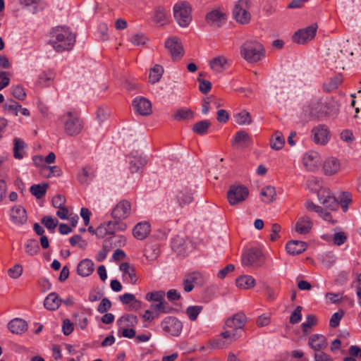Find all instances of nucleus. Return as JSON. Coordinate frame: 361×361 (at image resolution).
<instances>
[{"instance_id": "nucleus-1", "label": "nucleus", "mask_w": 361, "mask_h": 361, "mask_svg": "<svg viewBox=\"0 0 361 361\" xmlns=\"http://www.w3.org/2000/svg\"><path fill=\"white\" fill-rule=\"evenodd\" d=\"M75 42V35L72 33L69 27L58 26L50 33L49 44L57 52L72 49Z\"/></svg>"}, {"instance_id": "nucleus-2", "label": "nucleus", "mask_w": 361, "mask_h": 361, "mask_svg": "<svg viewBox=\"0 0 361 361\" xmlns=\"http://www.w3.org/2000/svg\"><path fill=\"white\" fill-rule=\"evenodd\" d=\"M338 104L335 101L314 102L307 106V111L312 118L322 119L326 116L337 114Z\"/></svg>"}, {"instance_id": "nucleus-3", "label": "nucleus", "mask_w": 361, "mask_h": 361, "mask_svg": "<svg viewBox=\"0 0 361 361\" xmlns=\"http://www.w3.org/2000/svg\"><path fill=\"white\" fill-rule=\"evenodd\" d=\"M240 56L247 62L257 63L264 56L263 46L257 41H246L240 47Z\"/></svg>"}, {"instance_id": "nucleus-4", "label": "nucleus", "mask_w": 361, "mask_h": 361, "mask_svg": "<svg viewBox=\"0 0 361 361\" xmlns=\"http://www.w3.org/2000/svg\"><path fill=\"white\" fill-rule=\"evenodd\" d=\"M63 124L66 133L75 136L80 133L83 128L82 120L72 111H68L63 116Z\"/></svg>"}, {"instance_id": "nucleus-5", "label": "nucleus", "mask_w": 361, "mask_h": 361, "mask_svg": "<svg viewBox=\"0 0 361 361\" xmlns=\"http://www.w3.org/2000/svg\"><path fill=\"white\" fill-rule=\"evenodd\" d=\"M249 195L247 187L241 184H233L230 186L227 192V198L231 205H236L244 202Z\"/></svg>"}, {"instance_id": "nucleus-6", "label": "nucleus", "mask_w": 361, "mask_h": 361, "mask_svg": "<svg viewBox=\"0 0 361 361\" xmlns=\"http://www.w3.org/2000/svg\"><path fill=\"white\" fill-rule=\"evenodd\" d=\"M250 7L248 0H238L235 4L233 14L235 20L240 24H247L251 18L250 13L248 12Z\"/></svg>"}, {"instance_id": "nucleus-7", "label": "nucleus", "mask_w": 361, "mask_h": 361, "mask_svg": "<svg viewBox=\"0 0 361 361\" xmlns=\"http://www.w3.org/2000/svg\"><path fill=\"white\" fill-rule=\"evenodd\" d=\"M241 261L244 266L259 267L263 261L262 252L256 247L249 249L243 254Z\"/></svg>"}, {"instance_id": "nucleus-8", "label": "nucleus", "mask_w": 361, "mask_h": 361, "mask_svg": "<svg viewBox=\"0 0 361 361\" xmlns=\"http://www.w3.org/2000/svg\"><path fill=\"white\" fill-rule=\"evenodd\" d=\"M221 338H217L213 341V347L223 348L225 346L233 343L239 338L238 332L231 329H226L224 326V331L221 334Z\"/></svg>"}, {"instance_id": "nucleus-9", "label": "nucleus", "mask_w": 361, "mask_h": 361, "mask_svg": "<svg viewBox=\"0 0 361 361\" xmlns=\"http://www.w3.org/2000/svg\"><path fill=\"white\" fill-rule=\"evenodd\" d=\"M317 30V25L312 24L304 29H300L295 32L293 35V40L297 44H305L315 37Z\"/></svg>"}, {"instance_id": "nucleus-10", "label": "nucleus", "mask_w": 361, "mask_h": 361, "mask_svg": "<svg viewBox=\"0 0 361 361\" xmlns=\"http://www.w3.org/2000/svg\"><path fill=\"white\" fill-rule=\"evenodd\" d=\"M312 136L313 141L320 145H325L328 143L331 137V133L329 128L325 125H318L312 130Z\"/></svg>"}, {"instance_id": "nucleus-11", "label": "nucleus", "mask_w": 361, "mask_h": 361, "mask_svg": "<svg viewBox=\"0 0 361 361\" xmlns=\"http://www.w3.org/2000/svg\"><path fill=\"white\" fill-rule=\"evenodd\" d=\"M319 202L331 210H336L338 207V202L328 188H322L318 190Z\"/></svg>"}, {"instance_id": "nucleus-12", "label": "nucleus", "mask_w": 361, "mask_h": 361, "mask_svg": "<svg viewBox=\"0 0 361 361\" xmlns=\"http://www.w3.org/2000/svg\"><path fill=\"white\" fill-rule=\"evenodd\" d=\"M131 204L126 200L120 201L112 209L111 216L114 219L123 220L130 214Z\"/></svg>"}, {"instance_id": "nucleus-13", "label": "nucleus", "mask_w": 361, "mask_h": 361, "mask_svg": "<svg viewBox=\"0 0 361 361\" xmlns=\"http://www.w3.org/2000/svg\"><path fill=\"white\" fill-rule=\"evenodd\" d=\"M134 110L141 116H148L152 114L151 102L143 97H135L133 101Z\"/></svg>"}, {"instance_id": "nucleus-14", "label": "nucleus", "mask_w": 361, "mask_h": 361, "mask_svg": "<svg viewBox=\"0 0 361 361\" xmlns=\"http://www.w3.org/2000/svg\"><path fill=\"white\" fill-rule=\"evenodd\" d=\"M321 159L317 152L310 151L302 158V164L305 168L310 171H315L319 169Z\"/></svg>"}, {"instance_id": "nucleus-15", "label": "nucleus", "mask_w": 361, "mask_h": 361, "mask_svg": "<svg viewBox=\"0 0 361 361\" xmlns=\"http://www.w3.org/2000/svg\"><path fill=\"white\" fill-rule=\"evenodd\" d=\"M247 322L246 315L240 312L233 314L228 318L225 322L226 329H231L238 332V329H241Z\"/></svg>"}, {"instance_id": "nucleus-16", "label": "nucleus", "mask_w": 361, "mask_h": 361, "mask_svg": "<svg viewBox=\"0 0 361 361\" xmlns=\"http://www.w3.org/2000/svg\"><path fill=\"white\" fill-rule=\"evenodd\" d=\"M129 159V169L131 173H141L147 163L146 158L137 152L132 153Z\"/></svg>"}, {"instance_id": "nucleus-17", "label": "nucleus", "mask_w": 361, "mask_h": 361, "mask_svg": "<svg viewBox=\"0 0 361 361\" xmlns=\"http://www.w3.org/2000/svg\"><path fill=\"white\" fill-rule=\"evenodd\" d=\"M165 48L168 50L173 61H178L180 55V42L177 37H169L165 43Z\"/></svg>"}, {"instance_id": "nucleus-18", "label": "nucleus", "mask_w": 361, "mask_h": 361, "mask_svg": "<svg viewBox=\"0 0 361 361\" xmlns=\"http://www.w3.org/2000/svg\"><path fill=\"white\" fill-rule=\"evenodd\" d=\"M205 20L207 24L219 27L226 22V16L225 13L214 9L207 13Z\"/></svg>"}, {"instance_id": "nucleus-19", "label": "nucleus", "mask_w": 361, "mask_h": 361, "mask_svg": "<svg viewBox=\"0 0 361 361\" xmlns=\"http://www.w3.org/2000/svg\"><path fill=\"white\" fill-rule=\"evenodd\" d=\"M308 345L316 353L325 350L328 346V342L324 336L322 334H312L309 338Z\"/></svg>"}, {"instance_id": "nucleus-20", "label": "nucleus", "mask_w": 361, "mask_h": 361, "mask_svg": "<svg viewBox=\"0 0 361 361\" xmlns=\"http://www.w3.org/2000/svg\"><path fill=\"white\" fill-rule=\"evenodd\" d=\"M202 276L200 272H192L186 274L183 280V289L185 292L189 293L192 290L195 285L202 281Z\"/></svg>"}, {"instance_id": "nucleus-21", "label": "nucleus", "mask_w": 361, "mask_h": 361, "mask_svg": "<svg viewBox=\"0 0 361 361\" xmlns=\"http://www.w3.org/2000/svg\"><path fill=\"white\" fill-rule=\"evenodd\" d=\"M313 222L310 217L307 216H303L300 217L295 226V230L300 234H307L312 229Z\"/></svg>"}, {"instance_id": "nucleus-22", "label": "nucleus", "mask_w": 361, "mask_h": 361, "mask_svg": "<svg viewBox=\"0 0 361 361\" xmlns=\"http://www.w3.org/2000/svg\"><path fill=\"white\" fill-rule=\"evenodd\" d=\"M11 217L18 225L25 224L27 219L26 210L20 205H16L11 209Z\"/></svg>"}, {"instance_id": "nucleus-23", "label": "nucleus", "mask_w": 361, "mask_h": 361, "mask_svg": "<svg viewBox=\"0 0 361 361\" xmlns=\"http://www.w3.org/2000/svg\"><path fill=\"white\" fill-rule=\"evenodd\" d=\"M341 169L339 160L335 157L326 159L323 164V170L326 175L331 176L336 173Z\"/></svg>"}, {"instance_id": "nucleus-24", "label": "nucleus", "mask_w": 361, "mask_h": 361, "mask_svg": "<svg viewBox=\"0 0 361 361\" xmlns=\"http://www.w3.org/2000/svg\"><path fill=\"white\" fill-rule=\"evenodd\" d=\"M8 329L16 334H21L27 329V324L25 320L20 318H15L8 324Z\"/></svg>"}, {"instance_id": "nucleus-25", "label": "nucleus", "mask_w": 361, "mask_h": 361, "mask_svg": "<svg viewBox=\"0 0 361 361\" xmlns=\"http://www.w3.org/2000/svg\"><path fill=\"white\" fill-rule=\"evenodd\" d=\"M61 302L62 300L59 298V295L55 292H52L44 299V306L48 310L54 311L60 307Z\"/></svg>"}, {"instance_id": "nucleus-26", "label": "nucleus", "mask_w": 361, "mask_h": 361, "mask_svg": "<svg viewBox=\"0 0 361 361\" xmlns=\"http://www.w3.org/2000/svg\"><path fill=\"white\" fill-rule=\"evenodd\" d=\"M94 271V263L91 259H84L78 264L77 272L82 276H90Z\"/></svg>"}, {"instance_id": "nucleus-27", "label": "nucleus", "mask_w": 361, "mask_h": 361, "mask_svg": "<svg viewBox=\"0 0 361 361\" xmlns=\"http://www.w3.org/2000/svg\"><path fill=\"white\" fill-rule=\"evenodd\" d=\"M150 232V225L147 222L138 223L133 230V236L137 240H144Z\"/></svg>"}, {"instance_id": "nucleus-28", "label": "nucleus", "mask_w": 361, "mask_h": 361, "mask_svg": "<svg viewBox=\"0 0 361 361\" xmlns=\"http://www.w3.org/2000/svg\"><path fill=\"white\" fill-rule=\"evenodd\" d=\"M306 243L300 240L289 241L286 246L287 252L292 255H299L307 249Z\"/></svg>"}, {"instance_id": "nucleus-29", "label": "nucleus", "mask_w": 361, "mask_h": 361, "mask_svg": "<svg viewBox=\"0 0 361 361\" xmlns=\"http://www.w3.org/2000/svg\"><path fill=\"white\" fill-rule=\"evenodd\" d=\"M192 8L187 1H182V27H188L192 21Z\"/></svg>"}, {"instance_id": "nucleus-30", "label": "nucleus", "mask_w": 361, "mask_h": 361, "mask_svg": "<svg viewBox=\"0 0 361 361\" xmlns=\"http://www.w3.org/2000/svg\"><path fill=\"white\" fill-rule=\"evenodd\" d=\"M228 63V59L224 56L214 57L209 61V66L214 72L220 73L223 71Z\"/></svg>"}, {"instance_id": "nucleus-31", "label": "nucleus", "mask_w": 361, "mask_h": 361, "mask_svg": "<svg viewBox=\"0 0 361 361\" xmlns=\"http://www.w3.org/2000/svg\"><path fill=\"white\" fill-rule=\"evenodd\" d=\"M138 323L137 316L132 314H126L117 321L119 326L135 327Z\"/></svg>"}, {"instance_id": "nucleus-32", "label": "nucleus", "mask_w": 361, "mask_h": 361, "mask_svg": "<svg viewBox=\"0 0 361 361\" xmlns=\"http://www.w3.org/2000/svg\"><path fill=\"white\" fill-rule=\"evenodd\" d=\"M152 20L157 24H166L168 21L166 9L162 6L156 7L154 14L152 16Z\"/></svg>"}, {"instance_id": "nucleus-33", "label": "nucleus", "mask_w": 361, "mask_h": 361, "mask_svg": "<svg viewBox=\"0 0 361 361\" xmlns=\"http://www.w3.org/2000/svg\"><path fill=\"white\" fill-rule=\"evenodd\" d=\"M285 144V138L282 133L276 131L270 139V146L274 150L281 149Z\"/></svg>"}, {"instance_id": "nucleus-34", "label": "nucleus", "mask_w": 361, "mask_h": 361, "mask_svg": "<svg viewBox=\"0 0 361 361\" xmlns=\"http://www.w3.org/2000/svg\"><path fill=\"white\" fill-rule=\"evenodd\" d=\"M235 283L238 287L243 289H249L250 288H252L255 285V279L248 275H244L239 276L236 281Z\"/></svg>"}, {"instance_id": "nucleus-35", "label": "nucleus", "mask_w": 361, "mask_h": 361, "mask_svg": "<svg viewBox=\"0 0 361 361\" xmlns=\"http://www.w3.org/2000/svg\"><path fill=\"white\" fill-rule=\"evenodd\" d=\"M94 171L92 168L86 166L78 174V180L82 185L87 184L94 177Z\"/></svg>"}, {"instance_id": "nucleus-36", "label": "nucleus", "mask_w": 361, "mask_h": 361, "mask_svg": "<svg viewBox=\"0 0 361 361\" xmlns=\"http://www.w3.org/2000/svg\"><path fill=\"white\" fill-rule=\"evenodd\" d=\"M260 195L264 202H271L276 195L275 188L271 185L266 186L262 190Z\"/></svg>"}, {"instance_id": "nucleus-37", "label": "nucleus", "mask_w": 361, "mask_h": 361, "mask_svg": "<svg viewBox=\"0 0 361 361\" xmlns=\"http://www.w3.org/2000/svg\"><path fill=\"white\" fill-rule=\"evenodd\" d=\"M164 73V68L161 65L156 64L150 69L149 75V82L154 84L159 81Z\"/></svg>"}, {"instance_id": "nucleus-38", "label": "nucleus", "mask_w": 361, "mask_h": 361, "mask_svg": "<svg viewBox=\"0 0 361 361\" xmlns=\"http://www.w3.org/2000/svg\"><path fill=\"white\" fill-rule=\"evenodd\" d=\"M343 79L341 75H336L323 85L324 91L330 92L338 87L342 83Z\"/></svg>"}, {"instance_id": "nucleus-39", "label": "nucleus", "mask_w": 361, "mask_h": 361, "mask_svg": "<svg viewBox=\"0 0 361 361\" xmlns=\"http://www.w3.org/2000/svg\"><path fill=\"white\" fill-rule=\"evenodd\" d=\"M47 188V183L32 185L30 188V192L37 199H40L45 195Z\"/></svg>"}, {"instance_id": "nucleus-40", "label": "nucleus", "mask_w": 361, "mask_h": 361, "mask_svg": "<svg viewBox=\"0 0 361 361\" xmlns=\"http://www.w3.org/2000/svg\"><path fill=\"white\" fill-rule=\"evenodd\" d=\"M235 122L241 126L250 125L252 122V117L250 113L245 110H243L240 112L236 114L234 116Z\"/></svg>"}, {"instance_id": "nucleus-41", "label": "nucleus", "mask_w": 361, "mask_h": 361, "mask_svg": "<svg viewBox=\"0 0 361 361\" xmlns=\"http://www.w3.org/2000/svg\"><path fill=\"white\" fill-rule=\"evenodd\" d=\"M210 126L211 122L209 120H202L193 125L192 130L196 134L204 135L207 133Z\"/></svg>"}, {"instance_id": "nucleus-42", "label": "nucleus", "mask_w": 361, "mask_h": 361, "mask_svg": "<svg viewBox=\"0 0 361 361\" xmlns=\"http://www.w3.org/2000/svg\"><path fill=\"white\" fill-rule=\"evenodd\" d=\"M54 74L52 71H44L38 75L37 83L42 87H47L54 79Z\"/></svg>"}, {"instance_id": "nucleus-43", "label": "nucleus", "mask_w": 361, "mask_h": 361, "mask_svg": "<svg viewBox=\"0 0 361 361\" xmlns=\"http://www.w3.org/2000/svg\"><path fill=\"white\" fill-rule=\"evenodd\" d=\"M13 157L16 159H21L23 158V150L25 147V142L21 139L16 137L14 139Z\"/></svg>"}, {"instance_id": "nucleus-44", "label": "nucleus", "mask_w": 361, "mask_h": 361, "mask_svg": "<svg viewBox=\"0 0 361 361\" xmlns=\"http://www.w3.org/2000/svg\"><path fill=\"white\" fill-rule=\"evenodd\" d=\"M95 235L99 238H104L107 235H112V230L107 223L101 224L95 230Z\"/></svg>"}, {"instance_id": "nucleus-45", "label": "nucleus", "mask_w": 361, "mask_h": 361, "mask_svg": "<svg viewBox=\"0 0 361 361\" xmlns=\"http://www.w3.org/2000/svg\"><path fill=\"white\" fill-rule=\"evenodd\" d=\"M25 251L31 256L37 254L39 251L38 241L35 239H29L25 244Z\"/></svg>"}, {"instance_id": "nucleus-46", "label": "nucleus", "mask_w": 361, "mask_h": 361, "mask_svg": "<svg viewBox=\"0 0 361 361\" xmlns=\"http://www.w3.org/2000/svg\"><path fill=\"white\" fill-rule=\"evenodd\" d=\"M203 73H199L197 81L199 82V90L202 94H207L212 89V83L210 81L202 78Z\"/></svg>"}, {"instance_id": "nucleus-47", "label": "nucleus", "mask_w": 361, "mask_h": 361, "mask_svg": "<svg viewBox=\"0 0 361 361\" xmlns=\"http://www.w3.org/2000/svg\"><path fill=\"white\" fill-rule=\"evenodd\" d=\"M20 107L21 105H20L17 102L13 99H11L4 104V110L9 114L17 116L18 112L19 111V108Z\"/></svg>"}, {"instance_id": "nucleus-48", "label": "nucleus", "mask_w": 361, "mask_h": 361, "mask_svg": "<svg viewBox=\"0 0 361 361\" xmlns=\"http://www.w3.org/2000/svg\"><path fill=\"white\" fill-rule=\"evenodd\" d=\"M202 310V306L194 305L188 307L185 310V314L191 321H195Z\"/></svg>"}, {"instance_id": "nucleus-49", "label": "nucleus", "mask_w": 361, "mask_h": 361, "mask_svg": "<svg viewBox=\"0 0 361 361\" xmlns=\"http://www.w3.org/2000/svg\"><path fill=\"white\" fill-rule=\"evenodd\" d=\"M109 225L112 230V235L114 234L115 231H124L127 228V225L125 222L121 220L114 219V221H109Z\"/></svg>"}, {"instance_id": "nucleus-50", "label": "nucleus", "mask_w": 361, "mask_h": 361, "mask_svg": "<svg viewBox=\"0 0 361 361\" xmlns=\"http://www.w3.org/2000/svg\"><path fill=\"white\" fill-rule=\"evenodd\" d=\"M348 40L346 41L345 44L343 45V49H341L339 51V53L336 54V56H335V61L334 63L337 66H341L343 64V62L345 61V59L341 56L343 52L345 51V52H348L350 55H353V51H349L348 49Z\"/></svg>"}, {"instance_id": "nucleus-51", "label": "nucleus", "mask_w": 361, "mask_h": 361, "mask_svg": "<svg viewBox=\"0 0 361 361\" xmlns=\"http://www.w3.org/2000/svg\"><path fill=\"white\" fill-rule=\"evenodd\" d=\"M166 295V293L163 290L149 292L146 295V300L148 301H154L159 302L161 301Z\"/></svg>"}, {"instance_id": "nucleus-52", "label": "nucleus", "mask_w": 361, "mask_h": 361, "mask_svg": "<svg viewBox=\"0 0 361 361\" xmlns=\"http://www.w3.org/2000/svg\"><path fill=\"white\" fill-rule=\"evenodd\" d=\"M106 240H108L110 246L114 244L116 247H122L126 243V238L123 235H114L106 239Z\"/></svg>"}, {"instance_id": "nucleus-53", "label": "nucleus", "mask_w": 361, "mask_h": 361, "mask_svg": "<svg viewBox=\"0 0 361 361\" xmlns=\"http://www.w3.org/2000/svg\"><path fill=\"white\" fill-rule=\"evenodd\" d=\"M195 248L193 242L188 238L184 239L182 243V255H188L192 252Z\"/></svg>"}, {"instance_id": "nucleus-54", "label": "nucleus", "mask_w": 361, "mask_h": 361, "mask_svg": "<svg viewBox=\"0 0 361 361\" xmlns=\"http://www.w3.org/2000/svg\"><path fill=\"white\" fill-rule=\"evenodd\" d=\"M111 250V246L108 243V240H104L102 248L100 250L96 257V259L98 262H102L106 257L108 252Z\"/></svg>"}, {"instance_id": "nucleus-55", "label": "nucleus", "mask_w": 361, "mask_h": 361, "mask_svg": "<svg viewBox=\"0 0 361 361\" xmlns=\"http://www.w3.org/2000/svg\"><path fill=\"white\" fill-rule=\"evenodd\" d=\"M193 195L194 192H192L191 189L185 187L183 192L182 191V205L190 204L194 200Z\"/></svg>"}, {"instance_id": "nucleus-56", "label": "nucleus", "mask_w": 361, "mask_h": 361, "mask_svg": "<svg viewBox=\"0 0 361 361\" xmlns=\"http://www.w3.org/2000/svg\"><path fill=\"white\" fill-rule=\"evenodd\" d=\"M44 171L49 172L47 175L48 178L54 176H60L61 173V170L58 166H48L47 165H43L42 173H44Z\"/></svg>"}, {"instance_id": "nucleus-57", "label": "nucleus", "mask_w": 361, "mask_h": 361, "mask_svg": "<svg viewBox=\"0 0 361 361\" xmlns=\"http://www.w3.org/2000/svg\"><path fill=\"white\" fill-rule=\"evenodd\" d=\"M133 328L120 326L118 334L125 338H132L135 336V331Z\"/></svg>"}, {"instance_id": "nucleus-58", "label": "nucleus", "mask_w": 361, "mask_h": 361, "mask_svg": "<svg viewBox=\"0 0 361 361\" xmlns=\"http://www.w3.org/2000/svg\"><path fill=\"white\" fill-rule=\"evenodd\" d=\"M11 93L15 98L20 101H23L26 97L23 87L20 85L12 87Z\"/></svg>"}, {"instance_id": "nucleus-59", "label": "nucleus", "mask_w": 361, "mask_h": 361, "mask_svg": "<svg viewBox=\"0 0 361 361\" xmlns=\"http://www.w3.org/2000/svg\"><path fill=\"white\" fill-rule=\"evenodd\" d=\"M41 223L44 224L47 229H54L57 226L58 220L52 218L51 216H46L42 219Z\"/></svg>"}, {"instance_id": "nucleus-60", "label": "nucleus", "mask_w": 361, "mask_h": 361, "mask_svg": "<svg viewBox=\"0 0 361 361\" xmlns=\"http://www.w3.org/2000/svg\"><path fill=\"white\" fill-rule=\"evenodd\" d=\"M111 307V302L109 299L104 298H102L99 305L97 307V311L101 313H106Z\"/></svg>"}, {"instance_id": "nucleus-61", "label": "nucleus", "mask_w": 361, "mask_h": 361, "mask_svg": "<svg viewBox=\"0 0 361 361\" xmlns=\"http://www.w3.org/2000/svg\"><path fill=\"white\" fill-rule=\"evenodd\" d=\"M302 307L301 306H298L293 312L291 314L290 317V323L293 324H298L302 318Z\"/></svg>"}, {"instance_id": "nucleus-62", "label": "nucleus", "mask_w": 361, "mask_h": 361, "mask_svg": "<svg viewBox=\"0 0 361 361\" xmlns=\"http://www.w3.org/2000/svg\"><path fill=\"white\" fill-rule=\"evenodd\" d=\"M147 37L143 34H135L132 36L130 42L136 46H142L146 44Z\"/></svg>"}, {"instance_id": "nucleus-63", "label": "nucleus", "mask_w": 361, "mask_h": 361, "mask_svg": "<svg viewBox=\"0 0 361 361\" xmlns=\"http://www.w3.org/2000/svg\"><path fill=\"white\" fill-rule=\"evenodd\" d=\"M23 273V267L20 264H16L8 270V274L13 279H18Z\"/></svg>"}, {"instance_id": "nucleus-64", "label": "nucleus", "mask_w": 361, "mask_h": 361, "mask_svg": "<svg viewBox=\"0 0 361 361\" xmlns=\"http://www.w3.org/2000/svg\"><path fill=\"white\" fill-rule=\"evenodd\" d=\"M347 240V236L344 232H337L334 235L333 241L336 245H343Z\"/></svg>"}]
</instances>
